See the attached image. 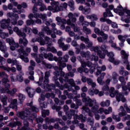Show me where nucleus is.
I'll use <instances>...</instances> for the list:
<instances>
[{
	"mask_svg": "<svg viewBox=\"0 0 130 130\" xmlns=\"http://www.w3.org/2000/svg\"><path fill=\"white\" fill-rule=\"evenodd\" d=\"M27 106H30V108H27L24 111L21 112H18L17 113V116L20 117L21 119L24 120V126L22 127L21 130H34L32 128L29 127V122H32L33 119L36 117V114H33L32 112L37 113L39 111V109L35 106H32L33 105V102H31L30 103L27 104Z\"/></svg>",
	"mask_w": 130,
	"mask_h": 130,
	"instance_id": "obj_1",
	"label": "nucleus"
},
{
	"mask_svg": "<svg viewBox=\"0 0 130 130\" xmlns=\"http://www.w3.org/2000/svg\"><path fill=\"white\" fill-rule=\"evenodd\" d=\"M83 101L85 102V106L91 107L90 111L92 113H100L101 114H102V113H105V109L103 108H100L99 109V106L97 105L96 100H92L90 98H88L83 100Z\"/></svg>",
	"mask_w": 130,
	"mask_h": 130,
	"instance_id": "obj_2",
	"label": "nucleus"
},
{
	"mask_svg": "<svg viewBox=\"0 0 130 130\" xmlns=\"http://www.w3.org/2000/svg\"><path fill=\"white\" fill-rule=\"evenodd\" d=\"M54 75L55 76L53 77V81H57V80H58V77H59V75H60V77L59 78V81H60L61 83H63V82L67 83V82L69 81V77H71V78L74 77V73L69 72L66 74L64 72L61 71V70L59 71L58 70L54 72Z\"/></svg>",
	"mask_w": 130,
	"mask_h": 130,
	"instance_id": "obj_3",
	"label": "nucleus"
},
{
	"mask_svg": "<svg viewBox=\"0 0 130 130\" xmlns=\"http://www.w3.org/2000/svg\"><path fill=\"white\" fill-rule=\"evenodd\" d=\"M49 76H50V73L48 71L46 72L45 73V80L43 82V73H41L39 81L36 82V84H38V86H41L43 89H48V90L51 89V86L48 84V83H49V80H48Z\"/></svg>",
	"mask_w": 130,
	"mask_h": 130,
	"instance_id": "obj_4",
	"label": "nucleus"
},
{
	"mask_svg": "<svg viewBox=\"0 0 130 130\" xmlns=\"http://www.w3.org/2000/svg\"><path fill=\"white\" fill-rule=\"evenodd\" d=\"M69 58H70V56H69L68 54L64 55L63 57H59L57 58V57L54 56V61L58 62L59 68L58 67H55L54 70H55V71H62V69H61V68H63L67 67V63L65 62L69 61Z\"/></svg>",
	"mask_w": 130,
	"mask_h": 130,
	"instance_id": "obj_5",
	"label": "nucleus"
},
{
	"mask_svg": "<svg viewBox=\"0 0 130 130\" xmlns=\"http://www.w3.org/2000/svg\"><path fill=\"white\" fill-rule=\"evenodd\" d=\"M50 5L52 6H48V10L52 11V13H57L60 12V11H63V9L68 8V4L66 3L61 4L60 6L59 2H51Z\"/></svg>",
	"mask_w": 130,
	"mask_h": 130,
	"instance_id": "obj_6",
	"label": "nucleus"
},
{
	"mask_svg": "<svg viewBox=\"0 0 130 130\" xmlns=\"http://www.w3.org/2000/svg\"><path fill=\"white\" fill-rule=\"evenodd\" d=\"M76 111L74 110H70V113H68L67 114V118L68 119H71L73 117V115L74 116V121H73V124H77V123H79V121H78L77 119H79V120H81L82 122H85V120H86L85 117H84L83 115H78L77 114H75Z\"/></svg>",
	"mask_w": 130,
	"mask_h": 130,
	"instance_id": "obj_7",
	"label": "nucleus"
},
{
	"mask_svg": "<svg viewBox=\"0 0 130 130\" xmlns=\"http://www.w3.org/2000/svg\"><path fill=\"white\" fill-rule=\"evenodd\" d=\"M115 89L114 88V87H111L109 89L110 97L113 98L114 97H115L116 95V100L117 101H118V102H120V101H122L123 103H124V102H126V99H125V98L124 97V96L123 95L122 93H118V91H115Z\"/></svg>",
	"mask_w": 130,
	"mask_h": 130,
	"instance_id": "obj_8",
	"label": "nucleus"
},
{
	"mask_svg": "<svg viewBox=\"0 0 130 130\" xmlns=\"http://www.w3.org/2000/svg\"><path fill=\"white\" fill-rule=\"evenodd\" d=\"M69 83V85L68 83H66L64 85H60L59 82L55 81V86L58 87L60 90H64V89H68V91H72L73 90V87H75L76 83H75V80L73 79H68V81L66 83Z\"/></svg>",
	"mask_w": 130,
	"mask_h": 130,
	"instance_id": "obj_9",
	"label": "nucleus"
},
{
	"mask_svg": "<svg viewBox=\"0 0 130 130\" xmlns=\"http://www.w3.org/2000/svg\"><path fill=\"white\" fill-rule=\"evenodd\" d=\"M13 30L14 32L17 33V35L19 37H22L23 39L20 38L19 40V44H23V46H27L28 44V40L26 39V34L24 32H22L21 30H19V27L15 26L13 28Z\"/></svg>",
	"mask_w": 130,
	"mask_h": 130,
	"instance_id": "obj_10",
	"label": "nucleus"
},
{
	"mask_svg": "<svg viewBox=\"0 0 130 130\" xmlns=\"http://www.w3.org/2000/svg\"><path fill=\"white\" fill-rule=\"evenodd\" d=\"M10 88H11V85L9 83H6L5 84V88H1V92L2 93H7L8 95H11V96H13L14 94L17 93V88H13L12 90H10Z\"/></svg>",
	"mask_w": 130,
	"mask_h": 130,
	"instance_id": "obj_11",
	"label": "nucleus"
},
{
	"mask_svg": "<svg viewBox=\"0 0 130 130\" xmlns=\"http://www.w3.org/2000/svg\"><path fill=\"white\" fill-rule=\"evenodd\" d=\"M77 59H78L81 63V67L78 68L77 69L79 73H84V69H85V68L87 66L88 67V68H90V67H92V62L89 61L87 62L82 61L81 56L78 57Z\"/></svg>",
	"mask_w": 130,
	"mask_h": 130,
	"instance_id": "obj_12",
	"label": "nucleus"
},
{
	"mask_svg": "<svg viewBox=\"0 0 130 130\" xmlns=\"http://www.w3.org/2000/svg\"><path fill=\"white\" fill-rule=\"evenodd\" d=\"M17 105H18V100L17 99H14L12 101L9 106L4 107L3 111L5 113H9L11 108H12V109H15L16 111H17V110H18V107H17Z\"/></svg>",
	"mask_w": 130,
	"mask_h": 130,
	"instance_id": "obj_13",
	"label": "nucleus"
},
{
	"mask_svg": "<svg viewBox=\"0 0 130 130\" xmlns=\"http://www.w3.org/2000/svg\"><path fill=\"white\" fill-rule=\"evenodd\" d=\"M19 57L23 60L24 62H29V59L26 56H28V53L24 50V47H21L20 49L18 50Z\"/></svg>",
	"mask_w": 130,
	"mask_h": 130,
	"instance_id": "obj_14",
	"label": "nucleus"
},
{
	"mask_svg": "<svg viewBox=\"0 0 130 130\" xmlns=\"http://www.w3.org/2000/svg\"><path fill=\"white\" fill-rule=\"evenodd\" d=\"M6 42L10 45V49L12 51L16 50V48H18L20 46L19 43L15 42L13 38L6 39Z\"/></svg>",
	"mask_w": 130,
	"mask_h": 130,
	"instance_id": "obj_15",
	"label": "nucleus"
},
{
	"mask_svg": "<svg viewBox=\"0 0 130 130\" xmlns=\"http://www.w3.org/2000/svg\"><path fill=\"white\" fill-rule=\"evenodd\" d=\"M86 93H82L81 94V97H82L83 99H82V101L84 103L85 106H84L82 109H83V110H84V111H85L86 112V113H88L89 116H90L91 117H92V116H93V113H92V112H91V110L90 109V108H89L88 107H87V106H86V103L84 101V99H87V98H90L89 97H87L86 98Z\"/></svg>",
	"mask_w": 130,
	"mask_h": 130,
	"instance_id": "obj_16",
	"label": "nucleus"
},
{
	"mask_svg": "<svg viewBox=\"0 0 130 130\" xmlns=\"http://www.w3.org/2000/svg\"><path fill=\"white\" fill-rule=\"evenodd\" d=\"M66 39L61 37L58 41V44L59 45V47L61 48L63 51H67L69 48H70V45L69 44H64V43H62V41H64Z\"/></svg>",
	"mask_w": 130,
	"mask_h": 130,
	"instance_id": "obj_17",
	"label": "nucleus"
},
{
	"mask_svg": "<svg viewBox=\"0 0 130 130\" xmlns=\"http://www.w3.org/2000/svg\"><path fill=\"white\" fill-rule=\"evenodd\" d=\"M42 32L39 33V36L40 38H42L44 36V32L46 33L47 35H51L52 33V30L50 29L49 27L43 26L42 28Z\"/></svg>",
	"mask_w": 130,
	"mask_h": 130,
	"instance_id": "obj_18",
	"label": "nucleus"
},
{
	"mask_svg": "<svg viewBox=\"0 0 130 130\" xmlns=\"http://www.w3.org/2000/svg\"><path fill=\"white\" fill-rule=\"evenodd\" d=\"M90 50L91 51L96 52L100 58L103 59L105 58V54L102 53V51L100 50V47L99 46L92 47L91 48Z\"/></svg>",
	"mask_w": 130,
	"mask_h": 130,
	"instance_id": "obj_19",
	"label": "nucleus"
},
{
	"mask_svg": "<svg viewBox=\"0 0 130 130\" xmlns=\"http://www.w3.org/2000/svg\"><path fill=\"white\" fill-rule=\"evenodd\" d=\"M19 75H17L16 76V78H15V77H14V76L13 75V74L11 75L10 76V79H11V82H17V81H18V82H23V81H24V78H23L22 76H24V73L20 72Z\"/></svg>",
	"mask_w": 130,
	"mask_h": 130,
	"instance_id": "obj_20",
	"label": "nucleus"
},
{
	"mask_svg": "<svg viewBox=\"0 0 130 130\" xmlns=\"http://www.w3.org/2000/svg\"><path fill=\"white\" fill-rule=\"evenodd\" d=\"M41 59H43V58H48L50 61H52L54 60V57H53V54L51 53H44V54H40L39 55Z\"/></svg>",
	"mask_w": 130,
	"mask_h": 130,
	"instance_id": "obj_21",
	"label": "nucleus"
},
{
	"mask_svg": "<svg viewBox=\"0 0 130 130\" xmlns=\"http://www.w3.org/2000/svg\"><path fill=\"white\" fill-rule=\"evenodd\" d=\"M10 23L11 19L10 18H8L7 19H4L1 21V27L2 29H7L8 27H10L9 26Z\"/></svg>",
	"mask_w": 130,
	"mask_h": 130,
	"instance_id": "obj_22",
	"label": "nucleus"
},
{
	"mask_svg": "<svg viewBox=\"0 0 130 130\" xmlns=\"http://www.w3.org/2000/svg\"><path fill=\"white\" fill-rule=\"evenodd\" d=\"M0 77L1 78H3V83L5 84V87H6V84H8V83H9V79H8V75L4 72H0Z\"/></svg>",
	"mask_w": 130,
	"mask_h": 130,
	"instance_id": "obj_23",
	"label": "nucleus"
},
{
	"mask_svg": "<svg viewBox=\"0 0 130 130\" xmlns=\"http://www.w3.org/2000/svg\"><path fill=\"white\" fill-rule=\"evenodd\" d=\"M74 16L75 17H79V16H80V13H75L73 14L72 13H69L68 14V18L71 19L72 23H76V22H77V18L74 17Z\"/></svg>",
	"mask_w": 130,
	"mask_h": 130,
	"instance_id": "obj_24",
	"label": "nucleus"
},
{
	"mask_svg": "<svg viewBox=\"0 0 130 130\" xmlns=\"http://www.w3.org/2000/svg\"><path fill=\"white\" fill-rule=\"evenodd\" d=\"M25 90L30 98H32L34 96L35 94V90L34 89L28 86L26 88Z\"/></svg>",
	"mask_w": 130,
	"mask_h": 130,
	"instance_id": "obj_25",
	"label": "nucleus"
},
{
	"mask_svg": "<svg viewBox=\"0 0 130 130\" xmlns=\"http://www.w3.org/2000/svg\"><path fill=\"white\" fill-rule=\"evenodd\" d=\"M31 41L34 43L39 42L41 46L45 45V41L42 38H38V39L34 38L31 39Z\"/></svg>",
	"mask_w": 130,
	"mask_h": 130,
	"instance_id": "obj_26",
	"label": "nucleus"
},
{
	"mask_svg": "<svg viewBox=\"0 0 130 130\" xmlns=\"http://www.w3.org/2000/svg\"><path fill=\"white\" fill-rule=\"evenodd\" d=\"M35 18V19L40 18V19H42L43 21H47V15L46 14L36 13Z\"/></svg>",
	"mask_w": 130,
	"mask_h": 130,
	"instance_id": "obj_27",
	"label": "nucleus"
},
{
	"mask_svg": "<svg viewBox=\"0 0 130 130\" xmlns=\"http://www.w3.org/2000/svg\"><path fill=\"white\" fill-rule=\"evenodd\" d=\"M121 54L123 55L124 63H128V60H127V58H128V54L123 50L121 51Z\"/></svg>",
	"mask_w": 130,
	"mask_h": 130,
	"instance_id": "obj_28",
	"label": "nucleus"
},
{
	"mask_svg": "<svg viewBox=\"0 0 130 130\" xmlns=\"http://www.w3.org/2000/svg\"><path fill=\"white\" fill-rule=\"evenodd\" d=\"M118 112H119L118 114L119 116L120 117H122L123 116H125L126 115V111L124 110V108L122 106H121L118 109Z\"/></svg>",
	"mask_w": 130,
	"mask_h": 130,
	"instance_id": "obj_29",
	"label": "nucleus"
},
{
	"mask_svg": "<svg viewBox=\"0 0 130 130\" xmlns=\"http://www.w3.org/2000/svg\"><path fill=\"white\" fill-rule=\"evenodd\" d=\"M119 80L121 83L123 91H126V90H127V87L126 86H125L126 83L124 82V81H125L124 77H123L122 76H120L119 77Z\"/></svg>",
	"mask_w": 130,
	"mask_h": 130,
	"instance_id": "obj_30",
	"label": "nucleus"
},
{
	"mask_svg": "<svg viewBox=\"0 0 130 130\" xmlns=\"http://www.w3.org/2000/svg\"><path fill=\"white\" fill-rule=\"evenodd\" d=\"M106 75V73H103L101 74L100 77L98 78L97 82L100 85H103L104 84H105L104 81H103V79H104V77H105Z\"/></svg>",
	"mask_w": 130,
	"mask_h": 130,
	"instance_id": "obj_31",
	"label": "nucleus"
},
{
	"mask_svg": "<svg viewBox=\"0 0 130 130\" xmlns=\"http://www.w3.org/2000/svg\"><path fill=\"white\" fill-rule=\"evenodd\" d=\"M28 71L29 75H30V76L28 77V79H29V80H31V81H34V68L31 66H29L28 67Z\"/></svg>",
	"mask_w": 130,
	"mask_h": 130,
	"instance_id": "obj_32",
	"label": "nucleus"
},
{
	"mask_svg": "<svg viewBox=\"0 0 130 130\" xmlns=\"http://www.w3.org/2000/svg\"><path fill=\"white\" fill-rule=\"evenodd\" d=\"M56 21H57V25L60 26L62 24H67V20L66 19H62L60 17H56Z\"/></svg>",
	"mask_w": 130,
	"mask_h": 130,
	"instance_id": "obj_33",
	"label": "nucleus"
},
{
	"mask_svg": "<svg viewBox=\"0 0 130 130\" xmlns=\"http://www.w3.org/2000/svg\"><path fill=\"white\" fill-rule=\"evenodd\" d=\"M92 66L91 67H90V69L89 71V69H88L87 68H84V69H83V72L85 73V74H88V73H89V72H90V74H93L94 73V72H95V67H94V65L92 63Z\"/></svg>",
	"mask_w": 130,
	"mask_h": 130,
	"instance_id": "obj_34",
	"label": "nucleus"
},
{
	"mask_svg": "<svg viewBox=\"0 0 130 130\" xmlns=\"http://www.w3.org/2000/svg\"><path fill=\"white\" fill-rule=\"evenodd\" d=\"M16 125H17V126H21L22 123L20 121H16L10 122L9 124V126H10V127H16Z\"/></svg>",
	"mask_w": 130,
	"mask_h": 130,
	"instance_id": "obj_35",
	"label": "nucleus"
},
{
	"mask_svg": "<svg viewBox=\"0 0 130 130\" xmlns=\"http://www.w3.org/2000/svg\"><path fill=\"white\" fill-rule=\"evenodd\" d=\"M80 54L82 57H85L86 59H89L90 58V52L89 51H87L85 52L84 51H82L80 52Z\"/></svg>",
	"mask_w": 130,
	"mask_h": 130,
	"instance_id": "obj_36",
	"label": "nucleus"
},
{
	"mask_svg": "<svg viewBox=\"0 0 130 130\" xmlns=\"http://www.w3.org/2000/svg\"><path fill=\"white\" fill-rule=\"evenodd\" d=\"M105 55H106V54H107L108 57H109V60L110 61V62H113V61H114V57H113V56H114V54H113V52H108L107 53H105Z\"/></svg>",
	"mask_w": 130,
	"mask_h": 130,
	"instance_id": "obj_37",
	"label": "nucleus"
},
{
	"mask_svg": "<svg viewBox=\"0 0 130 130\" xmlns=\"http://www.w3.org/2000/svg\"><path fill=\"white\" fill-rule=\"evenodd\" d=\"M7 18H15L16 19H19V15L17 14H15L13 12H8L7 14Z\"/></svg>",
	"mask_w": 130,
	"mask_h": 130,
	"instance_id": "obj_38",
	"label": "nucleus"
},
{
	"mask_svg": "<svg viewBox=\"0 0 130 130\" xmlns=\"http://www.w3.org/2000/svg\"><path fill=\"white\" fill-rule=\"evenodd\" d=\"M82 30L84 33H85L86 35H90V34H92V30H91V29L87 27L86 26H83Z\"/></svg>",
	"mask_w": 130,
	"mask_h": 130,
	"instance_id": "obj_39",
	"label": "nucleus"
},
{
	"mask_svg": "<svg viewBox=\"0 0 130 130\" xmlns=\"http://www.w3.org/2000/svg\"><path fill=\"white\" fill-rule=\"evenodd\" d=\"M129 37V36L128 35H125L124 36L122 35H118V38L120 41L121 42H124L125 41V39L128 38Z\"/></svg>",
	"mask_w": 130,
	"mask_h": 130,
	"instance_id": "obj_40",
	"label": "nucleus"
},
{
	"mask_svg": "<svg viewBox=\"0 0 130 130\" xmlns=\"http://www.w3.org/2000/svg\"><path fill=\"white\" fill-rule=\"evenodd\" d=\"M47 46V51H51V52H52L53 53H56L57 50L54 48L53 46Z\"/></svg>",
	"mask_w": 130,
	"mask_h": 130,
	"instance_id": "obj_41",
	"label": "nucleus"
},
{
	"mask_svg": "<svg viewBox=\"0 0 130 130\" xmlns=\"http://www.w3.org/2000/svg\"><path fill=\"white\" fill-rule=\"evenodd\" d=\"M45 44H47V46H50L53 45L52 42L50 41V38L47 36L44 38Z\"/></svg>",
	"mask_w": 130,
	"mask_h": 130,
	"instance_id": "obj_42",
	"label": "nucleus"
},
{
	"mask_svg": "<svg viewBox=\"0 0 130 130\" xmlns=\"http://www.w3.org/2000/svg\"><path fill=\"white\" fill-rule=\"evenodd\" d=\"M8 97L6 95H3L1 98V101L3 104L4 106H7L8 105Z\"/></svg>",
	"mask_w": 130,
	"mask_h": 130,
	"instance_id": "obj_43",
	"label": "nucleus"
},
{
	"mask_svg": "<svg viewBox=\"0 0 130 130\" xmlns=\"http://www.w3.org/2000/svg\"><path fill=\"white\" fill-rule=\"evenodd\" d=\"M109 42L111 43V47L114 48V49H116V50H121V48H119V47H117L116 44L113 43V41H109Z\"/></svg>",
	"mask_w": 130,
	"mask_h": 130,
	"instance_id": "obj_44",
	"label": "nucleus"
},
{
	"mask_svg": "<svg viewBox=\"0 0 130 130\" xmlns=\"http://www.w3.org/2000/svg\"><path fill=\"white\" fill-rule=\"evenodd\" d=\"M101 48L102 50H103V53H104V54H105V53H108V51L106 49H108V48H109V47L106 46V45H102L101 47Z\"/></svg>",
	"mask_w": 130,
	"mask_h": 130,
	"instance_id": "obj_45",
	"label": "nucleus"
},
{
	"mask_svg": "<svg viewBox=\"0 0 130 130\" xmlns=\"http://www.w3.org/2000/svg\"><path fill=\"white\" fill-rule=\"evenodd\" d=\"M9 36L8 33H6L5 32H3L2 29H0V37L3 39H5V38H7Z\"/></svg>",
	"mask_w": 130,
	"mask_h": 130,
	"instance_id": "obj_46",
	"label": "nucleus"
},
{
	"mask_svg": "<svg viewBox=\"0 0 130 130\" xmlns=\"http://www.w3.org/2000/svg\"><path fill=\"white\" fill-rule=\"evenodd\" d=\"M68 5L69 7H70V10L71 11H74L75 10V7L74 6L75 5V2L73 1H71L68 3Z\"/></svg>",
	"mask_w": 130,
	"mask_h": 130,
	"instance_id": "obj_47",
	"label": "nucleus"
},
{
	"mask_svg": "<svg viewBox=\"0 0 130 130\" xmlns=\"http://www.w3.org/2000/svg\"><path fill=\"white\" fill-rule=\"evenodd\" d=\"M27 26H31V25H35V22L33 19H28L26 20Z\"/></svg>",
	"mask_w": 130,
	"mask_h": 130,
	"instance_id": "obj_48",
	"label": "nucleus"
},
{
	"mask_svg": "<svg viewBox=\"0 0 130 130\" xmlns=\"http://www.w3.org/2000/svg\"><path fill=\"white\" fill-rule=\"evenodd\" d=\"M49 110H42V116L43 117H45L46 115H49Z\"/></svg>",
	"mask_w": 130,
	"mask_h": 130,
	"instance_id": "obj_49",
	"label": "nucleus"
},
{
	"mask_svg": "<svg viewBox=\"0 0 130 130\" xmlns=\"http://www.w3.org/2000/svg\"><path fill=\"white\" fill-rule=\"evenodd\" d=\"M0 69L4 70V71H7V72H11V70L10 69V68L9 67L5 66L3 64H1L0 66Z\"/></svg>",
	"mask_w": 130,
	"mask_h": 130,
	"instance_id": "obj_50",
	"label": "nucleus"
},
{
	"mask_svg": "<svg viewBox=\"0 0 130 130\" xmlns=\"http://www.w3.org/2000/svg\"><path fill=\"white\" fill-rule=\"evenodd\" d=\"M100 36L102 37V38H103L104 41L108 39V35L105 34L104 32H101Z\"/></svg>",
	"mask_w": 130,
	"mask_h": 130,
	"instance_id": "obj_51",
	"label": "nucleus"
},
{
	"mask_svg": "<svg viewBox=\"0 0 130 130\" xmlns=\"http://www.w3.org/2000/svg\"><path fill=\"white\" fill-rule=\"evenodd\" d=\"M23 32H25V33H27V34H30L32 29L29 27L25 26V28L23 29Z\"/></svg>",
	"mask_w": 130,
	"mask_h": 130,
	"instance_id": "obj_52",
	"label": "nucleus"
},
{
	"mask_svg": "<svg viewBox=\"0 0 130 130\" xmlns=\"http://www.w3.org/2000/svg\"><path fill=\"white\" fill-rule=\"evenodd\" d=\"M87 123L92 126L94 124V119L93 118H88L87 119Z\"/></svg>",
	"mask_w": 130,
	"mask_h": 130,
	"instance_id": "obj_53",
	"label": "nucleus"
},
{
	"mask_svg": "<svg viewBox=\"0 0 130 130\" xmlns=\"http://www.w3.org/2000/svg\"><path fill=\"white\" fill-rule=\"evenodd\" d=\"M102 30L108 31H109V27L107 25L104 24L102 25Z\"/></svg>",
	"mask_w": 130,
	"mask_h": 130,
	"instance_id": "obj_54",
	"label": "nucleus"
},
{
	"mask_svg": "<svg viewBox=\"0 0 130 130\" xmlns=\"http://www.w3.org/2000/svg\"><path fill=\"white\" fill-rule=\"evenodd\" d=\"M90 13H91V9L90 8H85L83 10V14H84L85 15H88V14H90Z\"/></svg>",
	"mask_w": 130,
	"mask_h": 130,
	"instance_id": "obj_55",
	"label": "nucleus"
},
{
	"mask_svg": "<svg viewBox=\"0 0 130 130\" xmlns=\"http://www.w3.org/2000/svg\"><path fill=\"white\" fill-rule=\"evenodd\" d=\"M40 7H41L40 8V11H41V12H44V11H47V10H48V11H49L48 10V7L46 8V6H45V5H44V4Z\"/></svg>",
	"mask_w": 130,
	"mask_h": 130,
	"instance_id": "obj_56",
	"label": "nucleus"
},
{
	"mask_svg": "<svg viewBox=\"0 0 130 130\" xmlns=\"http://www.w3.org/2000/svg\"><path fill=\"white\" fill-rule=\"evenodd\" d=\"M113 119L115 120L117 122H118V121H120L121 118L118 115H113L112 116Z\"/></svg>",
	"mask_w": 130,
	"mask_h": 130,
	"instance_id": "obj_57",
	"label": "nucleus"
},
{
	"mask_svg": "<svg viewBox=\"0 0 130 130\" xmlns=\"http://www.w3.org/2000/svg\"><path fill=\"white\" fill-rule=\"evenodd\" d=\"M112 112V108L109 107L108 109H105L104 114L106 115L110 114Z\"/></svg>",
	"mask_w": 130,
	"mask_h": 130,
	"instance_id": "obj_58",
	"label": "nucleus"
},
{
	"mask_svg": "<svg viewBox=\"0 0 130 130\" xmlns=\"http://www.w3.org/2000/svg\"><path fill=\"white\" fill-rule=\"evenodd\" d=\"M94 33H95V34L100 36L101 35V33H103V31L100 30V29H99V28L97 27H94Z\"/></svg>",
	"mask_w": 130,
	"mask_h": 130,
	"instance_id": "obj_59",
	"label": "nucleus"
},
{
	"mask_svg": "<svg viewBox=\"0 0 130 130\" xmlns=\"http://www.w3.org/2000/svg\"><path fill=\"white\" fill-rule=\"evenodd\" d=\"M25 95H24L23 94L20 93L18 95V99L20 100V102H23V101L25 100Z\"/></svg>",
	"mask_w": 130,
	"mask_h": 130,
	"instance_id": "obj_60",
	"label": "nucleus"
},
{
	"mask_svg": "<svg viewBox=\"0 0 130 130\" xmlns=\"http://www.w3.org/2000/svg\"><path fill=\"white\" fill-rule=\"evenodd\" d=\"M7 62L9 64L12 63V66H14V64L17 63V60H14L11 58H8L7 59Z\"/></svg>",
	"mask_w": 130,
	"mask_h": 130,
	"instance_id": "obj_61",
	"label": "nucleus"
},
{
	"mask_svg": "<svg viewBox=\"0 0 130 130\" xmlns=\"http://www.w3.org/2000/svg\"><path fill=\"white\" fill-rule=\"evenodd\" d=\"M72 28L73 29L74 32H79L80 31V27L76 26V24H72Z\"/></svg>",
	"mask_w": 130,
	"mask_h": 130,
	"instance_id": "obj_62",
	"label": "nucleus"
},
{
	"mask_svg": "<svg viewBox=\"0 0 130 130\" xmlns=\"http://www.w3.org/2000/svg\"><path fill=\"white\" fill-rule=\"evenodd\" d=\"M69 106H68V105H65L63 106V110L64 112H65L66 115L68 114V113H69V112H68V111H69Z\"/></svg>",
	"mask_w": 130,
	"mask_h": 130,
	"instance_id": "obj_63",
	"label": "nucleus"
},
{
	"mask_svg": "<svg viewBox=\"0 0 130 130\" xmlns=\"http://www.w3.org/2000/svg\"><path fill=\"white\" fill-rule=\"evenodd\" d=\"M12 11L13 13H18V14H21V13H25V10H22L21 11H18L16 8H14V9L12 8Z\"/></svg>",
	"mask_w": 130,
	"mask_h": 130,
	"instance_id": "obj_64",
	"label": "nucleus"
}]
</instances>
